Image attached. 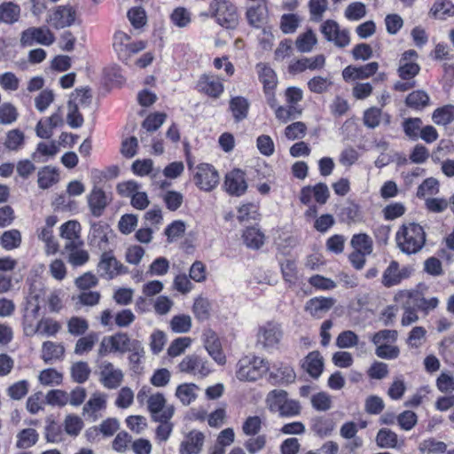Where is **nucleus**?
<instances>
[{
    "label": "nucleus",
    "instance_id": "nucleus-23",
    "mask_svg": "<svg viewBox=\"0 0 454 454\" xmlns=\"http://www.w3.org/2000/svg\"><path fill=\"white\" fill-rule=\"evenodd\" d=\"M335 304V300L331 297H315L308 301L305 306L312 317L321 318L325 315Z\"/></svg>",
    "mask_w": 454,
    "mask_h": 454
},
{
    "label": "nucleus",
    "instance_id": "nucleus-60",
    "mask_svg": "<svg viewBox=\"0 0 454 454\" xmlns=\"http://www.w3.org/2000/svg\"><path fill=\"white\" fill-rule=\"evenodd\" d=\"M192 342V340L190 337H179L174 340L168 348V356L171 357L180 356L191 346Z\"/></svg>",
    "mask_w": 454,
    "mask_h": 454
},
{
    "label": "nucleus",
    "instance_id": "nucleus-1",
    "mask_svg": "<svg viewBox=\"0 0 454 454\" xmlns=\"http://www.w3.org/2000/svg\"><path fill=\"white\" fill-rule=\"evenodd\" d=\"M137 400L141 405L146 404L155 421L170 420L174 415L175 408L172 404L167 403L165 395L160 392L153 393L152 388L146 385L137 392Z\"/></svg>",
    "mask_w": 454,
    "mask_h": 454
},
{
    "label": "nucleus",
    "instance_id": "nucleus-9",
    "mask_svg": "<svg viewBox=\"0 0 454 454\" xmlns=\"http://www.w3.org/2000/svg\"><path fill=\"white\" fill-rule=\"evenodd\" d=\"M96 373L99 383L106 389H117L124 380L123 371L106 360L98 364Z\"/></svg>",
    "mask_w": 454,
    "mask_h": 454
},
{
    "label": "nucleus",
    "instance_id": "nucleus-17",
    "mask_svg": "<svg viewBox=\"0 0 454 454\" xmlns=\"http://www.w3.org/2000/svg\"><path fill=\"white\" fill-rule=\"evenodd\" d=\"M60 328L61 325L58 321L51 317H43L36 324L31 323L27 326H25L23 330L27 336L39 334L51 337L56 335Z\"/></svg>",
    "mask_w": 454,
    "mask_h": 454
},
{
    "label": "nucleus",
    "instance_id": "nucleus-27",
    "mask_svg": "<svg viewBox=\"0 0 454 454\" xmlns=\"http://www.w3.org/2000/svg\"><path fill=\"white\" fill-rule=\"evenodd\" d=\"M200 388L195 383H181L175 391V396L184 406L195 402L200 395Z\"/></svg>",
    "mask_w": 454,
    "mask_h": 454
},
{
    "label": "nucleus",
    "instance_id": "nucleus-3",
    "mask_svg": "<svg viewBox=\"0 0 454 454\" xmlns=\"http://www.w3.org/2000/svg\"><path fill=\"white\" fill-rule=\"evenodd\" d=\"M270 371L269 361L256 356H246L236 365V377L240 381L253 382L262 379Z\"/></svg>",
    "mask_w": 454,
    "mask_h": 454
},
{
    "label": "nucleus",
    "instance_id": "nucleus-34",
    "mask_svg": "<svg viewBox=\"0 0 454 454\" xmlns=\"http://www.w3.org/2000/svg\"><path fill=\"white\" fill-rule=\"evenodd\" d=\"M432 120L438 126H447L453 123L450 133L454 134V106L446 105L435 109L432 114Z\"/></svg>",
    "mask_w": 454,
    "mask_h": 454
},
{
    "label": "nucleus",
    "instance_id": "nucleus-15",
    "mask_svg": "<svg viewBox=\"0 0 454 454\" xmlns=\"http://www.w3.org/2000/svg\"><path fill=\"white\" fill-rule=\"evenodd\" d=\"M321 32L325 38L333 42L338 47H346L349 44V33L346 29H340L339 24L332 20L325 21L321 26Z\"/></svg>",
    "mask_w": 454,
    "mask_h": 454
},
{
    "label": "nucleus",
    "instance_id": "nucleus-14",
    "mask_svg": "<svg viewBox=\"0 0 454 454\" xmlns=\"http://www.w3.org/2000/svg\"><path fill=\"white\" fill-rule=\"evenodd\" d=\"M55 36L46 27H29L24 30L20 35V43L24 46H31L34 43L49 46L53 43Z\"/></svg>",
    "mask_w": 454,
    "mask_h": 454
},
{
    "label": "nucleus",
    "instance_id": "nucleus-61",
    "mask_svg": "<svg viewBox=\"0 0 454 454\" xmlns=\"http://www.w3.org/2000/svg\"><path fill=\"white\" fill-rule=\"evenodd\" d=\"M98 340V335L96 333H90L88 335L80 338L75 344V354L82 355L83 353L91 350Z\"/></svg>",
    "mask_w": 454,
    "mask_h": 454
},
{
    "label": "nucleus",
    "instance_id": "nucleus-29",
    "mask_svg": "<svg viewBox=\"0 0 454 454\" xmlns=\"http://www.w3.org/2000/svg\"><path fill=\"white\" fill-rule=\"evenodd\" d=\"M21 15L20 6L12 1H5L0 4V24L13 25L17 23Z\"/></svg>",
    "mask_w": 454,
    "mask_h": 454
},
{
    "label": "nucleus",
    "instance_id": "nucleus-22",
    "mask_svg": "<svg viewBox=\"0 0 454 454\" xmlns=\"http://www.w3.org/2000/svg\"><path fill=\"white\" fill-rule=\"evenodd\" d=\"M87 202L91 214L98 217L106 207L108 198L101 188L95 186L87 195Z\"/></svg>",
    "mask_w": 454,
    "mask_h": 454
},
{
    "label": "nucleus",
    "instance_id": "nucleus-57",
    "mask_svg": "<svg viewBox=\"0 0 454 454\" xmlns=\"http://www.w3.org/2000/svg\"><path fill=\"white\" fill-rule=\"evenodd\" d=\"M149 346L153 354H160L167 342V336L163 331L154 330L150 335Z\"/></svg>",
    "mask_w": 454,
    "mask_h": 454
},
{
    "label": "nucleus",
    "instance_id": "nucleus-50",
    "mask_svg": "<svg viewBox=\"0 0 454 454\" xmlns=\"http://www.w3.org/2000/svg\"><path fill=\"white\" fill-rule=\"evenodd\" d=\"M83 426L84 424L82 419L77 415L69 414L65 418L64 429L70 436H77L83 428Z\"/></svg>",
    "mask_w": 454,
    "mask_h": 454
},
{
    "label": "nucleus",
    "instance_id": "nucleus-26",
    "mask_svg": "<svg viewBox=\"0 0 454 454\" xmlns=\"http://www.w3.org/2000/svg\"><path fill=\"white\" fill-rule=\"evenodd\" d=\"M204 434L200 431H191L181 442L179 454H199L204 444Z\"/></svg>",
    "mask_w": 454,
    "mask_h": 454
},
{
    "label": "nucleus",
    "instance_id": "nucleus-64",
    "mask_svg": "<svg viewBox=\"0 0 454 454\" xmlns=\"http://www.w3.org/2000/svg\"><path fill=\"white\" fill-rule=\"evenodd\" d=\"M301 22V18L294 13L284 14L280 20V28L285 34H293L295 32Z\"/></svg>",
    "mask_w": 454,
    "mask_h": 454
},
{
    "label": "nucleus",
    "instance_id": "nucleus-19",
    "mask_svg": "<svg viewBox=\"0 0 454 454\" xmlns=\"http://www.w3.org/2000/svg\"><path fill=\"white\" fill-rule=\"evenodd\" d=\"M224 188L231 195L241 196L247 190L246 174L240 169H233L226 174Z\"/></svg>",
    "mask_w": 454,
    "mask_h": 454
},
{
    "label": "nucleus",
    "instance_id": "nucleus-41",
    "mask_svg": "<svg viewBox=\"0 0 454 454\" xmlns=\"http://www.w3.org/2000/svg\"><path fill=\"white\" fill-rule=\"evenodd\" d=\"M107 395L102 392L93 393L88 402L83 406V412L89 414H94L99 411H102L106 406Z\"/></svg>",
    "mask_w": 454,
    "mask_h": 454
},
{
    "label": "nucleus",
    "instance_id": "nucleus-20",
    "mask_svg": "<svg viewBox=\"0 0 454 454\" xmlns=\"http://www.w3.org/2000/svg\"><path fill=\"white\" fill-rule=\"evenodd\" d=\"M418 54L414 50H409L403 53L398 67V74L403 80H411L415 77L419 70V66L416 63Z\"/></svg>",
    "mask_w": 454,
    "mask_h": 454
},
{
    "label": "nucleus",
    "instance_id": "nucleus-38",
    "mask_svg": "<svg viewBox=\"0 0 454 454\" xmlns=\"http://www.w3.org/2000/svg\"><path fill=\"white\" fill-rule=\"evenodd\" d=\"M170 22L178 28H185L190 26L192 21V14L185 7H176L169 15Z\"/></svg>",
    "mask_w": 454,
    "mask_h": 454
},
{
    "label": "nucleus",
    "instance_id": "nucleus-30",
    "mask_svg": "<svg viewBox=\"0 0 454 454\" xmlns=\"http://www.w3.org/2000/svg\"><path fill=\"white\" fill-rule=\"evenodd\" d=\"M302 368L312 377L317 379L324 370V359L319 352H310L302 363Z\"/></svg>",
    "mask_w": 454,
    "mask_h": 454
},
{
    "label": "nucleus",
    "instance_id": "nucleus-39",
    "mask_svg": "<svg viewBox=\"0 0 454 454\" xmlns=\"http://www.w3.org/2000/svg\"><path fill=\"white\" fill-rule=\"evenodd\" d=\"M435 386L439 392L450 395L454 392V372L442 370L435 380Z\"/></svg>",
    "mask_w": 454,
    "mask_h": 454
},
{
    "label": "nucleus",
    "instance_id": "nucleus-43",
    "mask_svg": "<svg viewBox=\"0 0 454 454\" xmlns=\"http://www.w3.org/2000/svg\"><path fill=\"white\" fill-rule=\"evenodd\" d=\"M59 181L58 171L49 166L38 171L37 184L41 189H48Z\"/></svg>",
    "mask_w": 454,
    "mask_h": 454
},
{
    "label": "nucleus",
    "instance_id": "nucleus-62",
    "mask_svg": "<svg viewBox=\"0 0 454 454\" xmlns=\"http://www.w3.org/2000/svg\"><path fill=\"white\" fill-rule=\"evenodd\" d=\"M376 441L382 448H395L397 445V435L391 430L383 428L378 432Z\"/></svg>",
    "mask_w": 454,
    "mask_h": 454
},
{
    "label": "nucleus",
    "instance_id": "nucleus-8",
    "mask_svg": "<svg viewBox=\"0 0 454 454\" xmlns=\"http://www.w3.org/2000/svg\"><path fill=\"white\" fill-rule=\"evenodd\" d=\"M134 340L122 332L105 336L99 343L98 354L101 357L111 353L125 354L129 350Z\"/></svg>",
    "mask_w": 454,
    "mask_h": 454
},
{
    "label": "nucleus",
    "instance_id": "nucleus-24",
    "mask_svg": "<svg viewBox=\"0 0 454 454\" xmlns=\"http://www.w3.org/2000/svg\"><path fill=\"white\" fill-rule=\"evenodd\" d=\"M204 345L208 355L220 365L226 363V357L222 350L220 340L216 334L212 331H207L204 334Z\"/></svg>",
    "mask_w": 454,
    "mask_h": 454
},
{
    "label": "nucleus",
    "instance_id": "nucleus-28",
    "mask_svg": "<svg viewBox=\"0 0 454 454\" xmlns=\"http://www.w3.org/2000/svg\"><path fill=\"white\" fill-rule=\"evenodd\" d=\"M111 230L107 225L94 223L90 231V245L100 250H106L108 246Z\"/></svg>",
    "mask_w": 454,
    "mask_h": 454
},
{
    "label": "nucleus",
    "instance_id": "nucleus-5",
    "mask_svg": "<svg viewBox=\"0 0 454 454\" xmlns=\"http://www.w3.org/2000/svg\"><path fill=\"white\" fill-rule=\"evenodd\" d=\"M45 293L42 283L35 282L30 285L28 294L26 297L23 328L31 323H35L37 319L41 304L44 301Z\"/></svg>",
    "mask_w": 454,
    "mask_h": 454
},
{
    "label": "nucleus",
    "instance_id": "nucleus-31",
    "mask_svg": "<svg viewBox=\"0 0 454 454\" xmlns=\"http://www.w3.org/2000/svg\"><path fill=\"white\" fill-rule=\"evenodd\" d=\"M399 295L412 299L415 306L425 313H428L439 305L437 297L426 298L419 293L412 294L409 291H402Z\"/></svg>",
    "mask_w": 454,
    "mask_h": 454
},
{
    "label": "nucleus",
    "instance_id": "nucleus-48",
    "mask_svg": "<svg viewBox=\"0 0 454 454\" xmlns=\"http://www.w3.org/2000/svg\"><path fill=\"white\" fill-rule=\"evenodd\" d=\"M192 317L189 315H176L170 320V328L176 333H188L192 328Z\"/></svg>",
    "mask_w": 454,
    "mask_h": 454
},
{
    "label": "nucleus",
    "instance_id": "nucleus-7",
    "mask_svg": "<svg viewBox=\"0 0 454 454\" xmlns=\"http://www.w3.org/2000/svg\"><path fill=\"white\" fill-rule=\"evenodd\" d=\"M282 338L281 325L275 321H268L259 326L256 343L265 350H273L278 348Z\"/></svg>",
    "mask_w": 454,
    "mask_h": 454
},
{
    "label": "nucleus",
    "instance_id": "nucleus-12",
    "mask_svg": "<svg viewBox=\"0 0 454 454\" xmlns=\"http://www.w3.org/2000/svg\"><path fill=\"white\" fill-rule=\"evenodd\" d=\"M129 41V35L122 31L114 34V48L119 59L126 63H128L132 54L137 53L145 48V43L142 41L133 43Z\"/></svg>",
    "mask_w": 454,
    "mask_h": 454
},
{
    "label": "nucleus",
    "instance_id": "nucleus-4",
    "mask_svg": "<svg viewBox=\"0 0 454 454\" xmlns=\"http://www.w3.org/2000/svg\"><path fill=\"white\" fill-rule=\"evenodd\" d=\"M266 406L270 412L284 418L295 417L301 409L299 401L289 398L287 393L280 389H274L267 395Z\"/></svg>",
    "mask_w": 454,
    "mask_h": 454
},
{
    "label": "nucleus",
    "instance_id": "nucleus-13",
    "mask_svg": "<svg viewBox=\"0 0 454 454\" xmlns=\"http://www.w3.org/2000/svg\"><path fill=\"white\" fill-rule=\"evenodd\" d=\"M179 371L195 377L205 378L211 372L209 363L198 355L184 356L178 364Z\"/></svg>",
    "mask_w": 454,
    "mask_h": 454
},
{
    "label": "nucleus",
    "instance_id": "nucleus-59",
    "mask_svg": "<svg viewBox=\"0 0 454 454\" xmlns=\"http://www.w3.org/2000/svg\"><path fill=\"white\" fill-rule=\"evenodd\" d=\"M301 114V109H299L296 106H288L287 107L285 106H278L275 109V115L276 118L281 122V123H286L291 119H294Z\"/></svg>",
    "mask_w": 454,
    "mask_h": 454
},
{
    "label": "nucleus",
    "instance_id": "nucleus-16",
    "mask_svg": "<svg viewBox=\"0 0 454 454\" xmlns=\"http://www.w3.org/2000/svg\"><path fill=\"white\" fill-rule=\"evenodd\" d=\"M98 271L102 277L111 279L125 273L126 268L114 257L112 252L105 251L100 256Z\"/></svg>",
    "mask_w": 454,
    "mask_h": 454
},
{
    "label": "nucleus",
    "instance_id": "nucleus-33",
    "mask_svg": "<svg viewBox=\"0 0 454 454\" xmlns=\"http://www.w3.org/2000/svg\"><path fill=\"white\" fill-rule=\"evenodd\" d=\"M255 68L259 80L263 85L264 91L275 90L278 85V78L275 71L265 63L257 64Z\"/></svg>",
    "mask_w": 454,
    "mask_h": 454
},
{
    "label": "nucleus",
    "instance_id": "nucleus-44",
    "mask_svg": "<svg viewBox=\"0 0 454 454\" xmlns=\"http://www.w3.org/2000/svg\"><path fill=\"white\" fill-rule=\"evenodd\" d=\"M211 302L207 298L199 296L194 300L192 312L198 320L208 319L211 315Z\"/></svg>",
    "mask_w": 454,
    "mask_h": 454
},
{
    "label": "nucleus",
    "instance_id": "nucleus-40",
    "mask_svg": "<svg viewBox=\"0 0 454 454\" xmlns=\"http://www.w3.org/2000/svg\"><path fill=\"white\" fill-rule=\"evenodd\" d=\"M21 241V233L16 229L5 231L0 237V245L6 251L20 247Z\"/></svg>",
    "mask_w": 454,
    "mask_h": 454
},
{
    "label": "nucleus",
    "instance_id": "nucleus-52",
    "mask_svg": "<svg viewBox=\"0 0 454 454\" xmlns=\"http://www.w3.org/2000/svg\"><path fill=\"white\" fill-rule=\"evenodd\" d=\"M90 372L91 370L86 362H76L71 367V376L77 383L85 382L89 379Z\"/></svg>",
    "mask_w": 454,
    "mask_h": 454
},
{
    "label": "nucleus",
    "instance_id": "nucleus-32",
    "mask_svg": "<svg viewBox=\"0 0 454 454\" xmlns=\"http://www.w3.org/2000/svg\"><path fill=\"white\" fill-rule=\"evenodd\" d=\"M267 6L265 4H257L250 6L246 13L247 20L252 27H262L267 20Z\"/></svg>",
    "mask_w": 454,
    "mask_h": 454
},
{
    "label": "nucleus",
    "instance_id": "nucleus-2",
    "mask_svg": "<svg viewBox=\"0 0 454 454\" xmlns=\"http://www.w3.org/2000/svg\"><path fill=\"white\" fill-rule=\"evenodd\" d=\"M397 247L406 254L419 252L426 242V233L422 226L415 223H403L395 234Z\"/></svg>",
    "mask_w": 454,
    "mask_h": 454
},
{
    "label": "nucleus",
    "instance_id": "nucleus-42",
    "mask_svg": "<svg viewBox=\"0 0 454 454\" xmlns=\"http://www.w3.org/2000/svg\"><path fill=\"white\" fill-rule=\"evenodd\" d=\"M230 109L236 121H240L247 118L249 103L243 97L232 98L230 101Z\"/></svg>",
    "mask_w": 454,
    "mask_h": 454
},
{
    "label": "nucleus",
    "instance_id": "nucleus-55",
    "mask_svg": "<svg viewBox=\"0 0 454 454\" xmlns=\"http://www.w3.org/2000/svg\"><path fill=\"white\" fill-rule=\"evenodd\" d=\"M38 380L40 383L44 386H58L61 384L63 377L62 374L55 369L49 368L40 372Z\"/></svg>",
    "mask_w": 454,
    "mask_h": 454
},
{
    "label": "nucleus",
    "instance_id": "nucleus-51",
    "mask_svg": "<svg viewBox=\"0 0 454 454\" xmlns=\"http://www.w3.org/2000/svg\"><path fill=\"white\" fill-rule=\"evenodd\" d=\"M38 437L39 435L35 429H23L17 435V446L22 449L29 448L36 443Z\"/></svg>",
    "mask_w": 454,
    "mask_h": 454
},
{
    "label": "nucleus",
    "instance_id": "nucleus-11",
    "mask_svg": "<svg viewBox=\"0 0 454 454\" xmlns=\"http://www.w3.org/2000/svg\"><path fill=\"white\" fill-rule=\"evenodd\" d=\"M193 181L200 190L211 192L219 184V174L214 166L200 163L193 169Z\"/></svg>",
    "mask_w": 454,
    "mask_h": 454
},
{
    "label": "nucleus",
    "instance_id": "nucleus-58",
    "mask_svg": "<svg viewBox=\"0 0 454 454\" xmlns=\"http://www.w3.org/2000/svg\"><path fill=\"white\" fill-rule=\"evenodd\" d=\"M421 125L422 121L419 118H407L403 122V129L409 138L417 140L420 133Z\"/></svg>",
    "mask_w": 454,
    "mask_h": 454
},
{
    "label": "nucleus",
    "instance_id": "nucleus-35",
    "mask_svg": "<svg viewBox=\"0 0 454 454\" xmlns=\"http://www.w3.org/2000/svg\"><path fill=\"white\" fill-rule=\"evenodd\" d=\"M429 14L442 20L454 17V4L450 0H434Z\"/></svg>",
    "mask_w": 454,
    "mask_h": 454
},
{
    "label": "nucleus",
    "instance_id": "nucleus-36",
    "mask_svg": "<svg viewBox=\"0 0 454 454\" xmlns=\"http://www.w3.org/2000/svg\"><path fill=\"white\" fill-rule=\"evenodd\" d=\"M65 348L60 343L44 341L42 345V358L45 363L60 360L64 356Z\"/></svg>",
    "mask_w": 454,
    "mask_h": 454
},
{
    "label": "nucleus",
    "instance_id": "nucleus-53",
    "mask_svg": "<svg viewBox=\"0 0 454 454\" xmlns=\"http://www.w3.org/2000/svg\"><path fill=\"white\" fill-rule=\"evenodd\" d=\"M243 239L248 247L259 248L264 242V235L256 228H247L244 231Z\"/></svg>",
    "mask_w": 454,
    "mask_h": 454
},
{
    "label": "nucleus",
    "instance_id": "nucleus-10",
    "mask_svg": "<svg viewBox=\"0 0 454 454\" xmlns=\"http://www.w3.org/2000/svg\"><path fill=\"white\" fill-rule=\"evenodd\" d=\"M77 19L75 9L69 4L59 5L48 11L46 22L53 28L62 29L73 26Z\"/></svg>",
    "mask_w": 454,
    "mask_h": 454
},
{
    "label": "nucleus",
    "instance_id": "nucleus-46",
    "mask_svg": "<svg viewBox=\"0 0 454 454\" xmlns=\"http://www.w3.org/2000/svg\"><path fill=\"white\" fill-rule=\"evenodd\" d=\"M59 152V146L56 142H41L37 145L36 151L33 153V159L36 161H44L41 157L51 158Z\"/></svg>",
    "mask_w": 454,
    "mask_h": 454
},
{
    "label": "nucleus",
    "instance_id": "nucleus-18",
    "mask_svg": "<svg viewBox=\"0 0 454 454\" xmlns=\"http://www.w3.org/2000/svg\"><path fill=\"white\" fill-rule=\"evenodd\" d=\"M197 90L211 98H217L223 93L224 86L219 77L211 74H204L198 80Z\"/></svg>",
    "mask_w": 454,
    "mask_h": 454
},
{
    "label": "nucleus",
    "instance_id": "nucleus-45",
    "mask_svg": "<svg viewBox=\"0 0 454 454\" xmlns=\"http://www.w3.org/2000/svg\"><path fill=\"white\" fill-rule=\"evenodd\" d=\"M24 140H25L24 133L18 129H14L9 130L6 133L4 145L5 146L6 149H8L10 151L17 152L23 147Z\"/></svg>",
    "mask_w": 454,
    "mask_h": 454
},
{
    "label": "nucleus",
    "instance_id": "nucleus-25",
    "mask_svg": "<svg viewBox=\"0 0 454 454\" xmlns=\"http://www.w3.org/2000/svg\"><path fill=\"white\" fill-rule=\"evenodd\" d=\"M408 269H400L398 262L392 261L383 273L382 284L386 287H391L398 285L403 278H408Z\"/></svg>",
    "mask_w": 454,
    "mask_h": 454
},
{
    "label": "nucleus",
    "instance_id": "nucleus-6",
    "mask_svg": "<svg viewBox=\"0 0 454 454\" xmlns=\"http://www.w3.org/2000/svg\"><path fill=\"white\" fill-rule=\"evenodd\" d=\"M209 12L216 22L225 28L233 29L239 24L236 7L225 0H213L209 5Z\"/></svg>",
    "mask_w": 454,
    "mask_h": 454
},
{
    "label": "nucleus",
    "instance_id": "nucleus-49",
    "mask_svg": "<svg viewBox=\"0 0 454 454\" xmlns=\"http://www.w3.org/2000/svg\"><path fill=\"white\" fill-rule=\"evenodd\" d=\"M447 449L443 442L436 441L433 438L424 440L419 443V450L423 454H442Z\"/></svg>",
    "mask_w": 454,
    "mask_h": 454
},
{
    "label": "nucleus",
    "instance_id": "nucleus-54",
    "mask_svg": "<svg viewBox=\"0 0 454 454\" xmlns=\"http://www.w3.org/2000/svg\"><path fill=\"white\" fill-rule=\"evenodd\" d=\"M351 245L357 252L370 254L372 251V241L368 235L364 233L354 235Z\"/></svg>",
    "mask_w": 454,
    "mask_h": 454
},
{
    "label": "nucleus",
    "instance_id": "nucleus-47",
    "mask_svg": "<svg viewBox=\"0 0 454 454\" xmlns=\"http://www.w3.org/2000/svg\"><path fill=\"white\" fill-rule=\"evenodd\" d=\"M317 36L312 30H308L300 35L295 42L296 48L301 52H309L317 43Z\"/></svg>",
    "mask_w": 454,
    "mask_h": 454
},
{
    "label": "nucleus",
    "instance_id": "nucleus-21",
    "mask_svg": "<svg viewBox=\"0 0 454 454\" xmlns=\"http://www.w3.org/2000/svg\"><path fill=\"white\" fill-rule=\"evenodd\" d=\"M378 68L379 64L377 62H370L360 67L348 66L342 71V77L346 82L364 80L372 76Z\"/></svg>",
    "mask_w": 454,
    "mask_h": 454
},
{
    "label": "nucleus",
    "instance_id": "nucleus-63",
    "mask_svg": "<svg viewBox=\"0 0 454 454\" xmlns=\"http://www.w3.org/2000/svg\"><path fill=\"white\" fill-rule=\"evenodd\" d=\"M332 84L330 78L318 75L308 82V88L311 92L320 94L327 91Z\"/></svg>",
    "mask_w": 454,
    "mask_h": 454
},
{
    "label": "nucleus",
    "instance_id": "nucleus-37",
    "mask_svg": "<svg viewBox=\"0 0 454 454\" xmlns=\"http://www.w3.org/2000/svg\"><path fill=\"white\" fill-rule=\"evenodd\" d=\"M80 231V223L74 220L67 221L60 226V237L68 240L65 246L66 249H70L71 246L75 245Z\"/></svg>",
    "mask_w": 454,
    "mask_h": 454
},
{
    "label": "nucleus",
    "instance_id": "nucleus-56",
    "mask_svg": "<svg viewBox=\"0 0 454 454\" xmlns=\"http://www.w3.org/2000/svg\"><path fill=\"white\" fill-rule=\"evenodd\" d=\"M405 102L412 108L420 109L428 105L429 97L424 90H416L407 96Z\"/></svg>",
    "mask_w": 454,
    "mask_h": 454
}]
</instances>
